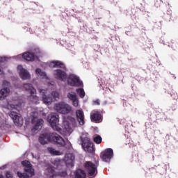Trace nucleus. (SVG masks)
Masks as SVG:
<instances>
[{"mask_svg":"<svg viewBox=\"0 0 178 178\" xmlns=\"http://www.w3.org/2000/svg\"><path fill=\"white\" fill-rule=\"evenodd\" d=\"M90 119L92 122H101V114H99V113H98L97 111L92 113L90 114Z\"/></svg>","mask_w":178,"mask_h":178,"instance_id":"20","label":"nucleus"},{"mask_svg":"<svg viewBox=\"0 0 178 178\" xmlns=\"http://www.w3.org/2000/svg\"><path fill=\"white\" fill-rule=\"evenodd\" d=\"M2 177H3L2 176L0 177V178H2Z\"/></svg>","mask_w":178,"mask_h":178,"instance_id":"40","label":"nucleus"},{"mask_svg":"<svg viewBox=\"0 0 178 178\" xmlns=\"http://www.w3.org/2000/svg\"><path fill=\"white\" fill-rule=\"evenodd\" d=\"M85 168L89 174L90 178L95 177L97 175V165L94 163L88 161L85 164Z\"/></svg>","mask_w":178,"mask_h":178,"instance_id":"7","label":"nucleus"},{"mask_svg":"<svg viewBox=\"0 0 178 178\" xmlns=\"http://www.w3.org/2000/svg\"><path fill=\"white\" fill-rule=\"evenodd\" d=\"M40 92L42 96L43 102L45 105H51L55 99L59 98V93L58 92H53L51 93V97L47 96V90H40Z\"/></svg>","mask_w":178,"mask_h":178,"instance_id":"4","label":"nucleus"},{"mask_svg":"<svg viewBox=\"0 0 178 178\" xmlns=\"http://www.w3.org/2000/svg\"><path fill=\"white\" fill-rule=\"evenodd\" d=\"M6 168V165H3V167L1 168V169H5Z\"/></svg>","mask_w":178,"mask_h":178,"instance_id":"36","label":"nucleus"},{"mask_svg":"<svg viewBox=\"0 0 178 178\" xmlns=\"http://www.w3.org/2000/svg\"><path fill=\"white\" fill-rule=\"evenodd\" d=\"M22 165H23V161L21 162Z\"/></svg>","mask_w":178,"mask_h":178,"instance_id":"39","label":"nucleus"},{"mask_svg":"<svg viewBox=\"0 0 178 178\" xmlns=\"http://www.w3.org/2000/svg\"><path fill=\"white\" fill-rule=\"evenodd\" d=\"M67 97L69 98V99H71V101H72V104L74 106H77L79 105V99H77V96L76 95V93L74 92L68 93Z\"/></svg>","mask_w":178,"mask_h":178,"instance_id":"19","label":"nucleus"},{"mask_svg":"<svg viewBox=\"0 0 178 178\" xmlns=\"http://www.w3.org/2000/svg\"><path fill=\"white\" fill-rule=\"evenodd\" d=\"M23 58V54H19L17 56V59H22Z\"/></svg>","mask_w":178,"mask_h":178,"instance_id":"34","label":"nucleus"},{"mask_svg":"<svg viewBox=\"0 0 178 178\" xmlns=\"http://www.w3.org/2000/svg\"><path fill=\"white\" fill-rule=\"evenodd\" d=\"M54 166L57 168H49L47 170V175L49 176V177H54V176H62L63 177H65L66 176L67 173L65 171H60L59 169H60V160H56L53 162Z\"/></svg>","mask_w":178,"mask_h":178,"instance_id":"2","label":"nucleus"},{"mask_svg":"<svg viewBox=\"0 0 178 178\" xmlns=\"http://www.w3.org/2000/svg\"><path fill=\"white\" fill-rule=\"evenodd\" d=\"M14 109H19V106H16L15 107H14Z\"/></svg>","mask_w":178,"mask_h":178,"instance_id":"37","label":"nucleus"},{"mask_svg":"<svg viewBox=\"0 0 178 178\" xmlns=\"http://www.w3.org/2000/svg\"><path fill=\"white\" fill-rule=\"evenodd\" d=\"M51 137L52 138L51 143H56L59 145H65V140L60 136L56 134H51Z\"/></svg>","mask_w":178,"mask_h":178,"instance_id":"12","label":"nucleus"},{"mask_svg":"<svg viewBox=\"0 0 178 178\" xmlns=\"http://www.w3.org/2000/svg\"><path fill=\"white\" fill-rule=\"evenodd\" d=\"M64 161L67 166H73V163H74V155L70 153L66 154Z\"/></svg>","mask_w":178,"mask_h":178,"instance_id":"13","label":"nucleus"},{"mask_svg":"<svg viewBox=\"0 0 178 178\" xmlns=\"http://www.w3.org/2000/svg\"><path fill=\"white\" fill-rule=\"evenodd\" d=\"M76 92H77V94H79V97H81V98H84V97L86 95V92H84V89H83V88L76 89Z\"/></svg>","mask_w":178,"mask_h":178,"instance_id":"27","label":"nucleus"},{"mask_svg":"<svg viewBox=\"0 0 178 178\" xmlns=\"http://www.w3.org/2000/svg\"><path fill=\"white\" fill-rule=\"evenodd\" d=\"M76 116L78 119V122L81 126L84 124V112L83 110H77L76 111Z\"/></svg>","mask_w":178,"mask_h":178,"instance_id":"17","label":"nucleus"},{"mask_svg":"<svg viewBox=\"0 0 178 178\" xmlns=\"http://www.w3.org/2000/svg\"><path fill=\"white\" fill-rule=\"evenodd\" d=\"M88 134H85L81 136L82 141V147L86 152H92L94 151V145L90 141Z\"/></svg>","mask_w":178,"mask_h":178,"instance_id":"3","label":"nucleus"},{"mask_svg":"<svg viewBox=\"0 0 178 178\" xmlns=\"http://www.w3.org/2000/svg\"><path fill=\"white\" fill-rule=\"evenodd\" d=\"M54 109L56 112L62 113L63 115H67V113H70V112H72V106L65 102L56 104Z\"/></svg>","mask_w":178,"mask_h":178,"instance_id":"5","label":"nucleus"},{"mask_svg":"<svg viewBox=\"0 0 178 178\" xmlns=\"http://www.w3.org/2000/svg\"><path fill=\"white\" fill-rule=\"evenodd\" d=\"M33 123L35 124V126L33 128V131H35V130H38L41 126L44 124V120L42 119L37 120V118H33L32 120Z\"/></svg>","mask_w":178,"mask_h":178,"instance_id":"18","label":"nucleus"},{"mask_svg":"<svg viewBox=\"0 0 178 178\" xmlns=\"http://www.w3.org/2000/svg\"><path fill=\"white\" fill-rule=\"evenodd\" d=\"M35 73L38 77L42 79V80H44L48 84H49V78L47 76V74H45L44 72H42L40 69H36Z\"/></svg>","mask_w":178,"mask_h":178,"instance_id":"15","label":"nucleus"},{"mask_svg":"<svg viewBox=\"0 0 178 178\" xmlns=\"http://www.w3.org/2000/svg\"><path fill=\"white\" fill-rule=\"evenodd\" d=\"M39 141L40 144H42V145L48 144L49 142L52 143V136H51V134H41L39 137Z\"/></svg>","mask_w":178,"mask_h":178,"instance_id":"11","label":"nucleus"},{"mask_svg":"<svg viewBox=\"0 0 178 178\" xmlns=\"http://www.w3.org/2000/svg\"><path fill=\"white\" fill-rule=\"evenodd\" d=\"M113 156V150L112 149H107L102 152L101 158L104 162H109Z\"/></svg>","mask_w":178,"mask_h":178,"instance_id":"10","label":"nucleus"},{"mask_svg":"<svg viewBox=\"0 0 178 178\" xmlns=\"http://www.w3.org/2000/svg\"><path fill=\"white\" fill-rule=\"evenodd\" d=\"M95 105H99V100H95L94 102Z\"/></svg>","mask_w":178,"mask_h":178,"instance_id":"35","label":"nucleus"},{"mask_svg":"<svg viewBox=\"0 0 178 178\" xmlns=\"http://www.w3.org/2000/svg\"><path fill=\"white\" fill-rule=\"evenodd\" d=\"M93 140L96 144H101L102 143V138L99 135H95L93 137Z\"/></svg>","mask_w":178,"mask_h":178,"instance_id":"25","label":"nucleus"},{"mask_svg":"<svg viewBox=\"0 0 178 178\" xmlns=\"http://www.w3.org/2000/svg\"><path fill=\"white\" fill-rule=\"evenodd\" d=\"M54 74H55L56 77L57 79H58L59 80H61L62 81H66L67 75H66L65 72H63L60 70H57L55 71Z\"/></svg>","mask_w":178,"mask_h":178,"instance_id":"16","label":"nucleus"},{"mask_svg":"<svg viewBox=\"0 0 178 178\" xmlns=\"http://www.w3.org/2000/svg\"><path fill=\"white\" fill-rule=\"evenodd\" d=\"M6 60V57H0V62H5Z\"/></svg>","mask_w":178,"mask_h":178,"instance_id":"33","label":"nucleus"},{"mask_svg":"<svg viewBox=\"0 0 178 178\" xmlns=\"http://www.w3.org/2000/svg\"><path fill=\"white\" fill-rule=\"evenodd\" d=\"M2 73V71L0 70V74Z\"/></svg>","mask_w":178,"mask_h":178,"instance_id":"38","label":"nucleus"},{"mask_svg":"<svg viewBox=\"0 0 178 178\" xmlns=\"http://www.w3.org/2000/svg\"><path fill=\"white\" fill-rule=\"evenodd\" d=\"M75 178H86V172L83 170H77L75 172Z\"/></svg>","mask_w":178,"mask_h":178,"instance_id":"23","label":"nucleus"},{"mask_svg":"<svg viewBox=\"0 0 178 178\" xmlns=\"http://www.w3.org/2000/svg\"><path fill=\"white\" fill-rule=\"evenodd\" d=\"M10 116L14 121V123L16 126H18V127H22V126H23V118L19 117V115H17V113L12 111L10 114Z\"/></svg>","mask_w":178,"mask_h":178,"instance_id":"8","label":"nucleus"},{"mask_svg":"<svg viewBox=\"0 0 178 178\" xmlns=\"http://www.w3.org/2000/svg\"><path fill=\"white\" fill-rule=\"evenodd\" d=\"M23 56L25 60H35V59H37V56L30 52L24 53Z\"/></svg>","mask_w":178,"mask_h":178,"instance_id":"21","label":"nucleus"},{"mask_svg":"<svg viewBox=\"0 0 178 178\" xmlns=\"http://www.w3.org/2000/svg\"><path fill=\"white\" fill-rule=\"evenodd\" d=\"M50 67H65V65L60 61H52Z\"/></svg>","mask_w":178,"mask_h":178,"instance_id":"22","label":"nucleus"},{"mask_svg":"<svg viewBox=\"0 0 178 178\" xmlns=\"http://www.w3.org/2000/svg\"><path fill=\"white\" fill-rule=\"evenodd\" d=\"M6 176L7 178H12L13 177L12 173H10V172H9V171L6 172Z\"/></svg>","mask_w":178,"mask_h":178,"instance_id":"30","label":"nucleus"},{"mask_svg":"<svg viewBox=\"0 0 178 178\" xmlns=\"http://www.w3.org/2000/svg\"><path fill=\"white\" fill-rule=\"evenodd\" d=\"M10 94V89L8 88H3L0 90V101H4Z\"/></svg>","mask_w":178,"mask_h":178,"instance_id":"14","label":"nucleus"},{"mask_svg":"<svg viewBox=\"0 0 178 178\" xmlns=\"http://www.w3.org/2000/svg\"><path fill=\"white\" fill-rule=\"evenodd\" d=\"M48 151L52 155H62V153L59 151L55 150L54 148L49 147Z\"/></svg>","mask_w":178,"mask_h":178,"instance_id":"26","label":"nucleus"},{"mask_svg":"<svg viewBox=\"0 0 178 178\" xmlns=\"http://www.w3.org/2000/svg\"><path fill=\"white\" fill-rule=\"evenodd\" d=\"M17 71L19 73V76H20L21 79H23V66L18 65Z\"/></svg>","mask_w":178,"mask_h":178,"instance_id":"29","label":"nucleus"},{"mask_svg":"<svg viewBox=\"0 0 178 178\" xmlns=\"http://www.w3.org/2000/svg\"><path fill=\"white\" fill-rule=\"evenodd\" d=\"M68 84H70V86H76L77 87H81V86H83V82L80 81L77 76L71 74L68 79Z\"/></svg>","mask_w":178,"mask_h":178,"instance_id":"9","label":"nucleus"},{"mask_svg":"<svg viewBox=\"0 0 178 178\" xmlns=\"http://www.w3.org/2000/svg\"><path fill=\"white\" fill-rule=\"evenodd\" d=\"M47 122L54 130L58 131L62 136H69L73 133V128L76 126V119L72 117H64L63 120L62 129L58 126L59 123V115L52 113L47 118Z\"/></svg>","mask_w":178,"mask_h":178,"instance_id":"1","label":"nucleus"},{"mask_svg":"<svg viewBox=\"0 0 178 178\" xmlns=\"http://www.w3.org/2000/svg\"><path fill=\"white\" fill-rule=\"evenodd\" d=\"M31 76H30V73H29V71L24 70L23 71V79L24 80H27L29 79H30Z\"/></svg>","mask_w":178,"mask_h":178,"instance_id":"28","label":"nucleus"},{"mask_svg":"<svg viewBox=\"0 0 178 178\" xmlns=\"http://www.w3.org/2000/svg\"><path fill=\"white\" fill-rule=\"evenodd\" d=\"M24 88L26 90H29L33 97H34V94H35V89L33 88V86L30 84H24Z\"/></svg>","mask_w":178,"mask_h":178,"instance_id":"24","label":"nucleus"},{"mask_svg":"<svg viewBox=\"0 0 178 178\" xmlns=\"http://www.w3.org/2000/svg\"><path fill=\"white\" fill-rule=\"evenodd\" d=\"M24 172L23 178H30L34 175V169L31 166V164L28 161H23Z\"/></svg>","mask_w":178,"mask_h":178,"instance_id":"6","label":"nucleus"},{"mask_svg":"<svg viewBox=\"0 0 178 178\" xmlns=\"http://www.w3.org/2000/svg\"><path fill=\"white\" fill-rule=\"evenodd\" d=\"M3 86H4V87H8L9 86V83L7 81H4L3 82Z\"/></svg>","mask_w":178,"mask_h":178,"instance_id":"31","label":"nucleus"},{"mask_svg":"<svg viewBox=\"0 0 178 178\" xmlns=\"http://www.w3.org/2000/svg\"><path fill=\"white\" fill-rule=\"evenodd\" d=\"M17 175L18 177L23 178V174L22 172H17Z\"/></svg>","mask_w":178,"mask_h":178,"instance_id":"32","label":"nucleus"}]
</instances>
